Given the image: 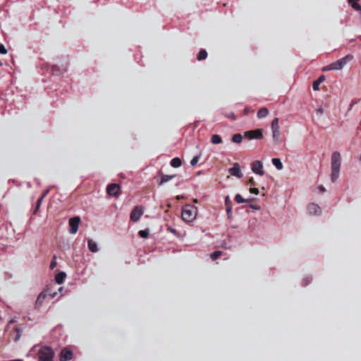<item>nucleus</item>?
I'll use <instances>...</instances> for the list:
<instances>
[{"mask_svg":"<svg viewBox=\"0 0 361 361\" xmlns=\"http://www.w3.org/2000/svg\"><path fill=\"white\" fill-rule=\"evenodd\" d=\"M331 179L333 183L336 182L339 177L341 156L338 152H333L331 155Z\"/></svg>","mask_w":361,"mask_h":361,"instance_id":"f257e3e1","label":"nucleus"},{"mask_svg":"<svg viewBox=\"0 0 361 361\" xmlns=\"http://www.w3.org/2000/svg\"><path fill=\"white\" fill-rule=\"evenodd\" d=\"M197 214V209L192 204H185L183 207L181 216L184 221L192 222Z\"/></svg>","mask_w":361,"mask_h":361,"instance_id":"f03ea898","label":"nucleus"},{"mask_svg":"<svg viewBox=\"0 0 361 361\" xmlns=\"http://www.w3.org/2000/svg\"><path fill=\"white\" fill-rule=\"evenodd\" d=\"M353 56L352 55H347L346 56L337 60L336 61L333 62L327 66L324 67L323 71L341 70L347 63L353 59Z\"/></svg>","mask_w":361,"mask_h":361,"instance_id":"7ed1b4c3","label":"nucleus"},{"mask_svg":"<svg viewBox=\"0 0 361 361\" xmlns=\"http://www.w3.org/2000/svg\"><path fill=\"white\" fill-rule=\"evenodd\" d=\"M54 350L49 346L42 347L38 352L39 361H53Z\"/></svg>","mask_w":361,"mask_h":361,"instance_id":"20e7f679","label":"nucleus"},{"mask_svg":"<svg viewBox=\"0 0 361 361\" xmlns=\"http://www.w3.org/2000/svg\"><path fill=\"white\" fill-rule=\"evenodd\" d=\"M244 137L247 140H261L263 138V130L261 128L245 132Z\"/></svg>","mask_w":361,"mask_h":361,"instance_id":"39448f33","label":"nucleus"},{"mask_svg":"<svg viewBox=\"0 0 361 361\" xmlns=\"http://www.w3.org/2000/svg\"><path fill=\"white\" fill-rule=\"evenodd\" d=\"M279 129H280L279 119L278 118H275L271 122V131H272L273 140L276 142H279V137H280Z\"/></svg>","mask_w":361,"mask_h":361,"instance_id":"423d86ee","label":"nucleus"},{"mask_svg":"<svg viewBox=\"0 0 361 361\" xmlns=\"http://www.w3.org/2000/svg\"><path fill=\"white\" fill-rule=\"evenodd\" d=\"M80 222L81 220L79 216H74L69 219V232L71 234H75L78 232Z\"/></svg>","mask_w":361,"mask_h":361,"instance_id":"0eeeda50","label":"nucleus"},{"mask_svg":"<svg viewBox=\"0 0 361 361\" xmlns=\"http://www.w3.org/2000/svg\"><path fill=\"white\" fill-rule=\"evenodd\" d=\"M143 212L144 209L142 206H135L130 213V220L133 222L137 221L141 217V216L143 214Z\"/></svg>","mask_w":361,"mask_h":361,"instance_id":"6e6552de","label":"nucleus"},{"mask_svg":"<svg viewBox=\"0 0 361 361\" xmlns=\"http://www.w3.org/2000/svg\"><path fill=\"white\" fill-rule=\"evenodd\" d=\"M106 192L110 196L118 197L121 193V188L118 184L111 183L107 186Z\"/></svg>","mask_w":361,"mask_h":361,"instance_id":"1a4fd4ad","label":"nucleus"},{"mask_svg":"<svg viewBox=\"0 0 361 361\" xmlns=\"http://www.w3.org/2000/svg\"><path fill=\"white\" fill-rule=\"evenodd\" d=\"M228 172L231 176H233L236 178H240L243 177V173L240 170V166L238 163H235L232 168L228 169Z\"/></svg>","mask_w":361,"mask_h":361,"instance_id":"9d476101","label":"nucleus"},{"mask_svg":"<svg viewBox=\"0 0 361 361\" xmlns=\"http://www.w3.org/2000/svg\"><path fill=\"white\" fill-rule=\"evenodd\" d=\"M252 171L255 173L256 174L262 176L264 173V171L263 170V164L262 162L260 161H255L252 164Z\"/></svg>","mask_w":361,"mask_h":361,"instance_id":"9b49d317","label":"nucleus"},{"mask_svg":"<svg viewBox=\"0 0 361 361\" xmlns=\"http://www.w3.org/2000/svg\"><path fill=\"white\" fill-rule=\"evenodd\" d=\"M60 361H68L73 358V352L72 350L68 348H63L61 350L59 355Z\"/></svg>","mask_w":361,"mask_h":361,"instance_id":"f8f14e48","label":"nucleus"},{"mask_svg":"<svg viewBox=\"0 0 361 361\" xmlns=\"http://www.w3.org/2000/svg\"><path fill=\"white\" fill-rule=\"evenodd\" d=\"M307 210L310 214L319 215L322 213V210L319 206L314 203L310 204L308 205Z\"/></svg>","mask_w":361,"mask_h":361,"instance_id":"ddd939ff","label":"nucleus"},{"mask_svg":"<svg viewBox=\"0 0 361 361\" xmlns=\"http://www.w3.org/2000/svg\"><path fill=\"white\" fill-rule=\"evenodd\" d=\"M46 298H47V294L44 291L40 293L37 298L36 302H35V307L39 308L42 306V305Z\"/></svg>","mask_w":361,"mask_h":361,"instance_id":"4468645a","label":"nucleus"},{"mask_svg":"<svg viewBox=\"0 0 361 361\" xmlns=\"http://www.w3.org/2000/svg\"><path fill=\"white\" fill-rule=\"evenodd\" d=\"M87 246H88V249L92 252H97L98 251V247H97V243L91 239H89L87 240Z\"/></svg>","mask_w":361,"mask_h":361,"instance_id":"2eb2a0df","label":"nucleus"},{"mask_svg":"<svg viewBox=\"0 0 361 361\" xmlns=\"http://www.w3.org/2000/svg\"><path fill=\"white\" fill-rule=\"evenodd\" d=\"M268 114H269L268 109L266 107H262L259 109L257 116V118L260 119V118H265L266 116H268Z\"/></svg>","mask_w":361,"mask_h":361,"instance_id":"dca6fc26","label":"nucleus"},{"mask_svg":"<svg viewBox=\"0 0 361 361\" xmlns=\"http://www.w3.org/2000/svg\"><path fill=\"white\" fill-rule=\"evenodd\" d=\"M66 277V274L65 272H60V273L57 274L55 276L56 282L58 284H62L63 283V281Z\"/></svg>","mask_w":361,"mask_h":361,"instance_id":"f3484780","label":"nucleus"},{"mask_svg":"<svg viewBox=\"0 0 361 361\" xmlns=\"http://www.w3.org/2000/svg\"><path fill=\"white\" fill-rule=\"evenodd\" d=\"M324 80V75H321L317 80H316L315 81H314L313 84H312V87H313V90L317 91V90H319V85Z\"/></svg>","mask_w":361,"mask_h":361,"instance_id":"a211bd4d","label":"nucleus"},{"mask_svg":"<svg viewBox=\"0 0 361 361\" xmlns=\"http://www.w3.org/2000/svg\"><path fill=\"white\" fill-rule=\"evenodd\" d=\"M211 142L214 145H218L222 143V139L220 135L214 134L212 135Z\"/></svg>","mask_w":361,"mask_h":361,"instance_id":"6ab92c4d","label":"nucleus"},{"mask_svg":"<svg viewBox=\"0 0 361 361\" xmlns=\"http://www.w3.org/2000/svg\"><path fill=\"white\" fill-rule=\"evenodd\" d=\"M271 161H272V164L275 166V167L278 170L283 169V165L282 162L281 161L280 159H279V158H273Z\"/></svg>","mask_w":361,"mask_h":361,"instance_id":"aec40b11","label":"nucleus"},{"mask_svg":"<svg viewBox=\"0 0 361 361\" xmlns=\"http://www.w3.org/2000/svg\"><path fill=\"white\" fill-rule=\"evenodd\" d=\"M181 164H182V161L178 157L173 158L171 161V166H173L174 168L180 167L181 166Z\"/></svg>","mask_w":361,"mask_h":361,"instance_id":"412c9836","label":"nucleus"},{"mask_svg":"<svg viewBox=\"0 0 361 361\" xmlns=\"http://www.w3.org/2000/svg\"><path fill=\"white\" fill-rule=\"evenodd\" d=\"M207 57V52L205 49H201L197 54V59L198 61H202Z\"/></svg>","mask_w":361,"mask_h":361,"instance_id":"4be33fe9","label":"nucleus"},{"mask_svg":"<svg viewBox=\"0 0 361 361\" xmlns=\"http://www.w3.org/2000/svg\"><path fill=\"white\" fill-rule=\"evenodd\" d=\"M243 136L240 133L234 134L232 137V141L235 143L239 144L242 142Z\"/></svg>","mask_w":361,"mask_h":361,"instance_id":"5701e85b","label":"nucleus"},{"mask_svg":"<svg viewBox=\"0 0 361 361\" xmlns=\"http://www.w3.org/2000/svg\"><path fill=\"white\" fill-rule=\"evenodd\" d=\"M174 177H175V176H169V175L162 174L161 178L160 185H162V184L169 181Z\"/></svg>","mask_w":361,"mask_h":361,"instance_id":"b1692460","label":"nucleus"},{"mask_svg":"<svg viewBox=\"0 0 361 361\" xmlns=\"http://www.w3.org/2000/svg\"><path fill=\"white\" fill-rule=\"evenodd\" d=\"M235 200L237 203H244V202H249L251 201V200H245L244 199L240 194H237L235 197Z\"/></svg>","mask_w":361,"mask_h":361,"instance_id":"393cba45","label":"nucleus"},{"mask_svg":"<svg viewBox=\"0 0 361 361\" xmlns=\"http://www.w3.org/2000/svg\"><path fill=\"white\" fill-rule=\"evenodd\" d=\"M138 234L141 238H146L149 236V231L147 228L145 230H141L138 232Z\"/></svg>","mask_w":361,"mask_h":361,"instance_id":"a878e982","label":"nucleus"},{"mask_svg":"<svg viewBox=\"0 0 361 361\" xmlns=\"http://www.w3.org/2000/svg\"><path fill=\"white\" fill-rule=\"evenodd\" d=\"M42 201H43V200H42V198H39L37 200L36 205H35V208L33 211V214H35V215L37 214V212L39 211V209L40 208Z\"/></svg>","mask_w":361,"mask_h":361,"instance_id":"bb28decb","label":"nucleus"},{"mask_svg":"<svg viewBox=\"0 0 361 361\" xmlns=\"http://www.w3.org/2000/svg\"><path fill=\"white\" fill-rule=\"evenodd\" d=\"M221 254H222L221 251L216 250V251H214L211 255L210 257H211L212 260H216V259H217L221 255Z\"/></svg>","mask_w":361,"mask_h":361,"instance_id":"cd10ccee","label":"nucleus"},{"mask_svg":"<svg viewBox=\"0 0 361 361\" xmlns=\"http://www.w3.org/2000/svg\"><path fill=\"white\" fill-rule=\"evenodd\" d=\"M15 331L16 332V336L14 340H15V341H18L21 336V330L19 327H16Z\"/></svg>","mask_w":361,"mask_h":361,"instance_id":"c85d7f7f","label":"nucleus"},{"mask_svg":"<svg viewBox=\"0 0 361 361\" xmlns=\"http://www.w3.org/2000/svg\"><path fill=\"white\" fill-rule=\"evenodd\" d=\"M200 155H198V156H195V157L192 159V160L190 161V165H191L192 166H196V165H197V162H198V161H199V159H200Z\"/></svg>","mask_w":361,"mask_h":361,"instance_id":"c756f323","label":"nucleus"},{"mask_svg":"<svg viewBox=\"0 0 361 361\" xmlns=\"http://www.w3.org/2000/svg\"><path fill=\"white\" fill-rule=\"evenodd\" d=\"M50 269H54L56 267V257L54 255L53 257V260L50 264Z\"/></svg>","mask_w":361,"mask_h":361,"instance_id":"7c9ffc66","label":"nucleus"},{"mask_svg":"<svg viewBox=\"0 0 361 361\" xmlns=\"http://www.w3.org/2000/svg\"><path fill=\"white\" fill-rule=\"evenodd\" d=\"M52 74H54V75H57V74H59L61 73V71L59 68H57L56 66H53L51 67V70Z\"/></svg>","mask_w":361,"mask_h":361,"instance_id":"2f4dec72","label":"nucleus"},{"mask_svg":"<svg viewBox=\"0 0 361 361\" xmlns=\"http://www.w3.org/2000/svg\"><path fill=\"white\" fill-rule=\"evenodd\" d=\"M352 7L356 10V11H360L361 13V6L357 2H354V4H353Z\"/></svg>","mask_w":361,"mask_h":361,"instance_id":"473e14b6","label":"nucleus"},{"mask_svg":"<svg viewBox=\"0 0 361 361\" xmlns=\"http://www.w3.org/2000/svg\"><path fill=\"white\" fill-rule=\"evenodd\" d=\"M167 230H168L170 233H173V235H178V231H177L175 228H172L171 226H169V227L167 228Z\"/></svg>","mask_w":361,"mask_h":361,"instance_id":"72a5a7b5","label":"nucleus"},{"mask_svg":"<svg viewBox=\"0 0 361 361\" xmlns=\"http://www.w3.org/2000/svg\"><path fill=\"white\" fill-rule=\"evenodd\" d=\"M7 53V49L4 44L0 45V54H6Z\"/></svg>","mask_w":361,"mask_h":361,"instance_id":"f704fd0d","label":"nucleus"},{"mask_svg":"<svg viewBox=\"0 0 361 361\" xmlns=\"http://www.w3.org/2000/svg\"><path fill=\"white\" fill-rule=\"evenodd\" d=\"M250 192L251 193H253V194H255V195H258L259 194V190L255 187L253 188H250Z\"/></svg>","mask_w":361,"mask_h":361,"instance_id":"c9c22d12","label":"nucleus"},{"mask_svg":"<svg viewBox=\"0 0 361 361\" xmlns=\"http://www.w3.org/2000/svg\"><path fill=\"white\" fill-rule=\"evenodd\" d=\"M225 205H226V207H228V206L232 205L231 201V200H230L228 196H227L226 197V199H225Z\"/></svg>","mask_w":361,"mask_h":361,"instance_id":"e433bc0d","label":"nucleus"},{"mask_svg":"<svg viewBox=\"0 0 361 361\" xmlns=\"http://www.w3.org/2000/svg\"><path fill=\"white\" fill-rule=\"evenodd\" d=\"M225 116H226L228 118L235 119V115L233 113H230L228 114H225Z\"/></svg>","mask_w":361,"mask_h":361,"instance_id":"4c0bfd02","label":"nucleus"},{"mask_svg":"<svg viewBox=\"0 0 361 361\" xmlns=\"http://www.w3.org/2000/svg\"><path fill=\"white\" fill-rule=\"evenodd\" d=\"M49 190H46L43 193L42 195H41V197L39 198H42V200H44L45 198V197L47 195V194L49 193Z\"/></svg>","mask_w":361,"mask_h":361,"instance_id":"58836bf2","label":"nucleus"},{"mask_svg":"<svg viewBox=\"0 0 361 361\" xmlns=\"http://www.w3.org/2000/svg\"><path fill=\"white\" fill-rule=\"evenodd\" d=\"M249 184H250L251 185H256V183L255 181L254 180V178H250L249 181H248Z\"/></svg>","mask_w":361,"mask_h":361,"instance_id":"ea45409f","label":"nucleus"},{"mask_svg":"<svg viewBox=\"0 0 361 361\" xmlns=\"http://www.w3.org/2000/svg\"><path fill=\"white\" fill-rule=\"evenodd\" d=\"M232 210V205L226 207V212L228 214H229Z\"/></svg>","mask_w":361,"mask_h":361,"instance_id":"a19ab883","label":"nucleus"},{"mask_svg":"<svg viewBox=\"0 0 361 361\" xmlns=\"http://www.w3.org/2000/svg\"><path fill=\"white\" fill-rule=\"evenodd\" d=\"M317 114H323V109H322V108H321V107H320V108L317 109Z\"/></svg>","mask_w":361,"mask_h":361,"instance_id":"79ce46f5","label":"nucleus"},{"mask_svg":"<svg viewBox=\"0 0 361 361\" xmlns=\"http://www.w3.org/2000/svg\"><path fill=\"white\" fill-rule=\"evenodd\" d=\"M359 0H348V3L351 5V6H353V4H354V2H357Z\"/></svg>","mask_w":361,"mask_h":361,"instance_id":"37998d69","label":"nucleus"},{"mask_svg":"<svg viewBox=\"0 0 361 361\" xmlns=\"http://www.w3.org/2000/svg\"><path fill=\"white\" fill-rule=\"evenodd\" d=\"M319 188L320 192H322L325 191V189L323 186H320Z\"/></svg>","mask_w":361,"mask_h":361,"instance_id":"c03bdc74","label":"nucleus"},{"mask_svg":"<svg viewBox=\"0 0 361 361\" xmlns=\"http://www.w3.org/2000/svg\"><path fill=\"white\" fill-rule=\"evenodd\" d=\"M49 295L51 298H54L56 295V293H50Z\"/></svg>","mask_w":361,"mask_h":361,"instance_id":"a18cd8bd","label":"nucleus"},{"mask_svg":"<svg viewBox=\"0 0 361 361\" xmlns=\"http://www.w3.org/2000/svg\"><path fill=\"white\" fill-rule=\"evenodd\" d=\"M182 198H183V196H180V195H178L177 196V199L178 200H180V199H182Z\"/></svg>","mask_w":361,"mask_h":361,"instance_id":"49530a36","label":"nucleus"},{"mask_svg":"<svg viewBox=\"0 0 361 361\" xmlns=\"http://www.w3.org/2000/svg\"><path fill=\"white\" fill-rule=\"evenodd\" d=\"M253 209H259V207H255V206H251Z\"/></svg>","mask_w":361,"mask_h":361,"instance_id":"de8ad7c7","label":"nucleus"},{"mask_svg":"<svg viewBox=\"0 0 361 361\" xmlns=\"http://www.w3.org/2000/svg\"><path fill=\"white\" fill-rule=\"evenodd\" d=\"M193 202H194V203H197V202H198V200H197V199H194V200H193Z\"/></svg>","mask_w":361,"mask_h":361,"instance_id":"09e8293b","label":"nucleus"},{"mask_svg":"<svg viewBox=\"0 0 361 361\" xmlns=\"http://www.w3.org/2000/svg\"><path fill=\"white\" fill-rule=\"evenodd\" d=\"M354 104H355L354 102H352V103L350 104V109L353 107V106H354Z\"/></svg>","mask_w":361,"mask_h":361,"instance_id":"8fccbe9b","label":"nucleus"},{"mask_svg":"<svg viewBox=\"0 0 361 361\" xmlns=\"http://www.w3.org/2000/svg\"><path fill=\"white\" fill-rule=\"evenodd\" d=\"M11 361H23L22 360H11Z\"/></svg>","mask_w":361,"mask_h":361,"instance_id":"3c124183","label":"nucleus"},{"mask_svg":"<svg viewBox=\"0 0 361 361\" xmlns=\"http://www.w3.org/2000/svg\"><path fill=\"white\" fill-rule=\"evenodd\" d=\"M359 160L361 161V154L359 157Z\"/></svg>","mask_w":361,"mask_h":361,"instance_id":"603ef678","label":"nucleus"}]
</instances>
